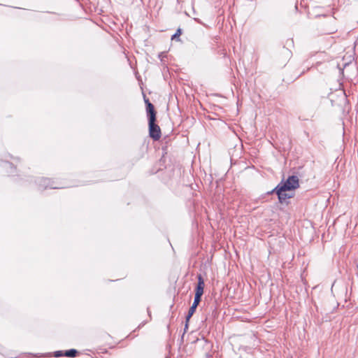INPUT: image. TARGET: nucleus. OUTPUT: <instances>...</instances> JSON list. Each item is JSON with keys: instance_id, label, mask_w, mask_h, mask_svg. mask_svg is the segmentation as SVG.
<instances>
[{"instance_id": "nucleus-1", "label": "nucleus", "mask_w": 358, "mask_h": 358, "mask_svg": "<svg viewBox=\"0 0 358 358\" xmlns=\"http://www.w3.org/2000/svg\"><path fill=\"white\" fill-rule=\"evenodd\" d=\"M147 103V113L149 118V133L152 138L157 141L161 137V129L159 127L155 124L156 113L155 111L154 106L149 102L148 100L145 101Z\"/></svg>"}, {"instance_id": "nucleus-2", "label": "nucleus", "mask_w": 358, "mask_h": 358, "mask_svg": "<svg viewBox=\"0 0 358 358\" xmlns=\"http://www.w3.org/2000/svg\"><path fill=\"white\" fill-rule=\"evenodd\" d=\"M278 185L288 191L294 189L299 187V178L294 176H289L285 182H281Z\"/></svg>"}, {"instance_id": "nucleus-3", "label": "nucleus", "mask_w": 358, "mask_h": 358, "mask_svg": "<svg viewBox=\"0 0 358 358\" xmlns=\"http://www.w3.org/2000/svg\"><path fill=\"white\" fill-rule=\"evenodd\" d=\"M274 191H275L276 194H278V199L280 202L282 203L285 201L287 199L291 198L292 195L287 193L288 190L284 189L283 187L278 185Z\"/></svg>"}, {"instance_id": "nucleus-4", "label": "nucleus", "mask_w": 358, "mask_h": 358, "mask_svg": "<svg viewBox=\"0 0 358 358\" xmlns=\"http://www.w3.org/2000/svg\"><path fill=\"white\" fill-rule=\"evenodd\" d=\"M204 281L201 275L198 276V283L196 288L195 296L201 298L203 294Z\"/></svg>"}, {"instance_id": "nucleus-5", "label": "nucleus", "mask_w": 358, "mask_h": 358, "mask_svg": "<svg viewBox=\"0 0 358 358\" xmlns=\"http://www.w3.org/2000/svg\"><path fill=\"white\" fill-rule=\"evenodd\" d=\"M52 183V182L48 178H42L40 180V186L43 187L44 189H46L47 187L53 189L57 188L56 187H54Z\"/></svg>"}, {"instance_id": "nucleus-6", "label": "nucleus", "mask_w": 358, "mask_h": 358, "mask_svg": "<svg viewBox=\"0 0 358 358\" xmlns=\"http://www.w3.org/2000/svg\"><path fill=\"white\" fill-rule=\"evenodd\" d=\"M77 354V351L74 349H71L69 350H66L64 353V355L69 357H74Z\"/></svg>"}, {"instance_id": "nucleus-7", "label": "nucleus", "mask_w": 358, "mask_h": 358, "mask_svg": "<svg viewBox=\"0 0 358 358\" xmlns=\"http://www.w3.org/2000/svg\"><path fill=\"white\" fill-rule=\"evenodd\" d=\"M201 301V298L194 296V300L193 302V304L190 307V308H193V310L195 311L197 306L199 305V302Z\"/></svg>"}, {"instance_id": "nucleus-8", "label": "nucleus", "mask_w": 358, "mask_h": 358, "mask_svg": "<svg viewBox=\"0 0 358 358\" xmlns=\"http://www.w3.org/2000/svg\"><path fill=\"white\" fill-rule=\"evenodd\" d=\"M195 311L193 310V308H189L187 315L186 316V324H185V329L187 328V322L191 318V317L193 315Z\"/></svg>"}, {"instance_id": "nucleus-9", "label": "nucleus", "mask_w": 358, "mask_h": 358, "mask_svg": "<svg viewBox=\"0 0 358 358\" xmlns=\"http://www.w3.org/2000/svg\"><path fill=\"white\" fill-rule=\"evenodd\" d=\"M180 34H181V31H180V29H178V30H177L176 33L174 35H173V36H172V39H173V38H176V37L179 36Z\"/></svg>"}, {"instance_id": "nucleus-10", "label": "nucleus", "mask_w": 358, "mask_h": 358, "mask_svg": "<svg viewBox=\"0 0 358 358\" xmlns=\"http://www.w3.org/2000/svg\"><path fill=\"white\" fill-rule=\"evenodd\" d=\"M63 355V352L62 351H57L55 352V356L56 357H60V356H62Z\"/></svg>"}]
</instances>
